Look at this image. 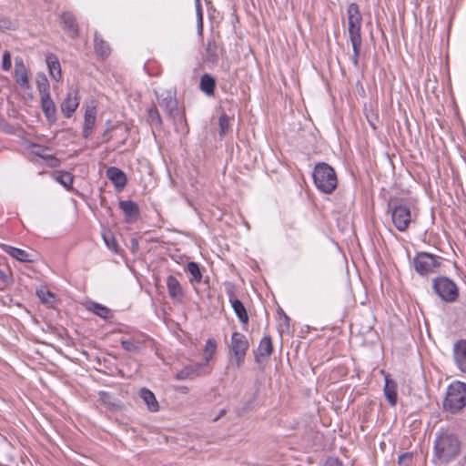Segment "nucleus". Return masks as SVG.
Listing matches in <instances>:
<instances>
[{"instance_id":"1","label":"nucleus","mask_w":466,"mask_h":466,"mask_svg":"<svg viewBox=\"0 0 466 466\" xmlns=\"http://www.w3.org/2000/svg\"><path fill=\"white\" fill-rule=\"evenodd\" d=\"M461 451V441L458 435L447 431L436 435L433 444L432 461L436 464L447 465L454 461Z\"/></svg>"},{"instance_id":"2","label":"nucleus","mask_w":466,"mask_h":466,"mask_svg":"<svg viewBox=\"0 0 466 466\" xmlns=\"http://www.w3.org/2000/svg\"><path fill=\"white\" fill-rule=\"evenodd\" d=\"M387 213L390 215L395 228L400 232L408 230L415 220L411 212L410 202L407 198L391 197L388 200Z\"/></svg>"},{"instance_id":"3","label":"nucleus","mask_w":466,"mask_h":466,"mask_svg":"<svg viewBox=\"0 0 466 466\" xmlns=\"http://www.w3.org/2000/svg\"><path fill=\"white\" fill-rule=\"evenodd\" d=\"M348 15V32L350 41L352 46L353 54L351 61L357 67L359 66V58L361 53L362 37H361V25L362 15L360 14L359 5L356 3H351L347 9Z\"/></svg>"},{"instance_id":"4","label":"nucleus","mask_w":466,"mask_h":466,"mask_svg":"<svg viewBox=\"0 0 466 466\" xmlns=\"http://www.w3.org/2000/svg\"><path fill=\"white\" fill-rule=\"evenodd\" d=\"M312 177L316 187L322 193L330 194L337 188V174L334 168L325 162L315 165Z\"/></svg>"},{"instance_id":"5","label":"nucleus","mask_w":466,"mask_h":466,"mask_svg":"<svg viewBox=\"0 0 466 466\" xmlns=\"http://www.w3.org/2000/svg\"><path fill=\"white\" fill-rule=\"evenodd\" d=\"M444 410L456 414L466 406V384L453 381L448 387L443 400Z\"/></svg>"},{"instance_id":"6","label":"nucleus","mask_w":466,"mask_h":466,"mask_svg":"<svg viewBox=\"0 0 466 466\" xmlns=\"http://www.w3.org/2000/svg\"><path fill=\"white\" fill-rule=\"evenodd\" d=\"M432 289L446 303L455 302L460 296L457 284L446 276H438L432 279Z\"/></svg>"},{"instance_id":"7","label":"nucleus","mask_w":466,"mask_h":466,"mask_svg":"<svg viewBox=\"0 0 466 466\" xmlns=\"http://www.w3.org/2000/svg\"><path fill=\"white\" fill-rule=\"evenodd\" d=\"M443 258L429 252H418L413 258L412 264L415 271L420 276H427L438 271Z\"/></svg>"},{"instance_id":"8","label":"nucleus","mask_w":466,"mask_h":466,"mask_svg":"<svg viewBox=\"0 0 466 466\" xmlns=\"http://www.w3.org/2000/svg\"><path fill=\"white\" fill-rule=\"evenodd\" d=\"M157 97L158 105L169 118L185 121V115L178 108L175 91L167 90L160 95L157 94Z\"/></svg>"},{"instance_id":"9","label":"nucleus","mask_w":466,"mask_h":466,"mask_svg":"<svg viewBox=\"0 0 466 466\" xmlns=\"http://www.w3.org/2000/svg\"><path fill=\"white\" fill-rule=\"evenodd\" d=\"M248 348L249 342L247 337L238 331H234L231 335L229 352L233 355L238 368L243 365Z\"/></svg>"},{"instance_id":"10","label":"nucleus","mask_w":466,"mask_h":466,"mask_svg":"<svg viewBox=\"0 0 466 466\" xmlns=\"http://www.w3.org/2000/svg\"><path fill=\"white\" fill-rule=\"evenodd\" d=\"M226 293L236 316L243 325V329H247L248 315L244 304L236 297L235 287L233 285H228L226 289Z\"/></svg>"},{"instance_id":"11","label":"nucleus","mask_w":466,"mask_h":466,"mask_svg":"<svg viewBox=\"0 0 466 466\" xmlns=\"http://www.w3.org/2000/svg\"><path fill=\"white\" fill-rule=\"evenodd\" d=\"M61 24L67 35L76 39L79 35L78 24L75 15L71 12H63L60 15Z\"/></svg>"},{"instance_id":"12","label":"nucleus","mask_w":466,"mask_h":466,"mask_svg":"<svg viewBox=\"0 0 466 466\" xmlns=\"http://www.w3.org/2000/svg\"><path fill=\"white\" fill-rule=\"evenodd\" d=\"M78 92L76 89L70 90L66 97L61 103V111L65 117L69 118L79 106Z\"/></svg>"},{"instance_id":"13","label":"nucleus","mask_w":466,"mask_h":466,"mask_svg":"<svg viewBox=\"0 0 466 466\" xmlns=\"http://www.w3.org/2000/svg\"><path fill=\"white\" fill-rule=\"evenodd\" d=\"M118 207L123 211L127 223L137 221L139 218V207L133 200H120Z\"/></svg>"},{"instance_id":"14","label":"nucleus","mask_w":466,"mask_h":466,"mask_svg":"<svg viewBox=\"0 0 466 466\" xmlns=\"http://www.w3.org/2000/svg\"><path fill=\"white\" fill-rule=\"evenodd\" d=\"M205 368V363L198 362L187 365L177 372L175 378L178 380H185L194 379L202 375V370Z\"/></svg>"},{"instance_id":"15","label":"nucleus","mask_w":466,"mask_h":466,"mask_svg":"<svg viewBox=\"0 0 466 466\" xmlns=\"http://www.w3.org/2000/svg\"><path fill=\"white\" fill-rule=\"evenodd\" d=\"M453 356L458 368L466 373V339H459L455 342Z\"/></svg>"},{"instance_id":"16","label":"nucleus","mask_w":466,"mask_h":466,"mask_svg":"<svg viewBox=\"0 0 466 466\" xmlns=\"http://www.w3.org/2000/svg\"><path fill=\"white\" fill-rule=\"evenodd\" d=\"M96 119V108L95 106H88L86 109L84 116V123H83V137L87 139L93 133V128L95 127Z\"/></svg>"},{"instance_id":"17","label":"nucleus","mask_w":466,"mask_h":466,"mask_svg":"<svg viewBox=\"0 0 466 466\" xmlns=\"http://www.w3.org/2000/svg\"><path fill=\"white\" fill-rule=\"evenodd\" d=\"M15 78L21 87H29L28 73L22 58H15Z\"/></svg>"},{"instance_id":"18","label":"nucleus","mask_w":466,"mask_h":466,"mask_svg":"<svg viewBox=\"0 0 466 466\" xmlns=\"http://www.w3.org/2000/svg\"><path fill=\"white\" fill-rule=\"evenodd\" d=\"M106 177L119 189L124 188L127 183V175L116 167H108L106 169Z\"/></svg>"},{"instance_id":"19","label":"nucleus","mask_w":466,"mask_h":466,"mask_svg":"<svg viewBox=\"0 0 466 466\" xmlns=\"http://www.w3.org/2000/svg\"><path fill=\"white\" fill-rule=\"evenodd\" d=\"M384 395L390 406L394 407L397 404V384L389 374L385 375Z\"/></svg>"},{"instance_id":"20","label":"nucleus","mask_w":466,"mask_h":466,"mask_svg":"<svg viewBox=\"0 0 466 466\" xmlns=\"http://www.w3.org/2000/svg\"><path fill=\"white\" fill-rule=\"evenodd\" d=\"M273 352V343L270 335H265L259 341L257 352L255 353V361L259 362L260 357H269Z\"/></svg>"},{"instance_id":"21","label":"nucleus","mask_w":466,"mask_h":466,"mask_svg":"<svg viewBox=\"0 0 466 466\" xmlns=\"http://www.w3.org/2000/svg\"><path fill=\"white\" fill-rule=\"evenodd\" d=\"M138 396L147 405V410L151 412H157L159 410V404L156 399L155 394L147 388H141L138 390Z\"/></svg>"},{"instance_id":"22","label":"nucleus","mask_w":466,"mask_h":466,"mask_svg":"<svg viewBox=\"0 0 466 466\" xmlns=\"http://www.w3.org/2000/svg\"><path fill=\"white\" fill-rule=\"evenodd\" d=\"M41 108L46 119L53 123L56 120V107L51 96H41Z\"/></svg>"},{"instance_id":"23","label":"nucleus","mask_w":466,"mask_h":466,"mask_svg":"<svg viewBox=\"0 0 466 466\" xmlns=\"http://www.w3.org/2000/svg\"><path fill=\"white\" fill-rule=\"evenodd\" d=\"M46 61L51 77L56 81H60L62 78V70L57 56L55 54H48Z\"/></svg>"},{"instance_id":"24","label":"nucleus","mask_w":466,"mask_h":466,"mask_svg":"<svg viewBox=\"0 0 466 466\" xmlns=\"http://www.w3.org/2000/svg\"><path fill=\"white\" fill-rule=\"evenodd\" d=\"M167 288L171 299H181L183 298L184 292L182 286L175 276L169 275L167 278Z\"/></svg>"},{"instance_id":"25","label":"nucleus","mask_w":466,"mask_h":466,"mask_svg":"<svg viewBox=\"0 0 466 466\" xmlns=\"http://www.w3.org/2000/svg\"><path fill=\"white\" fill-rule=\"evenodd\" d=\"M94 48L96 56L101 59H106L111 53V48L107 42H106L97 32L94 35Z\"/></svg>"},{"instance_id":"26","label":"nucleus","mask_w":466,"mask_h":466,"mask_svg":"<svg viewBox=\"0 0 466 466\" xmlns=\"http://www.w3.org/2000/svg\"><path fill=\"white\" fill-rule=\"evenodd\" d=\"M219 46L214 37L208 39L206 45V61L215 65L218 61Z\"/></svg>"},{"instance_id":"27","label":"nucleus","mask_w":466,"mask_h":466,"mask_svg":"<svg viewBox=\"0 0 466 466\" xmlns=\"http://www.w3.org/2000/svg\"><path fill=\"white\" fill-rule=\"evenodd\" d=\"M199 89L207 96H213L216 89V79L208 73L203 74L199 81Z\"/></svg>"},{"instance_id":"28","label":"nucleus","mask_w":466,"mask_h":466,"mask_svg":"<svg viewBox=\"0 0 466 466\" xmlns=\"http://www.w3.org/2000/svg\"><path fill=\"white\" fill-rule=\"evenodd\" d=\"M4 250L12 258L17 259L20 262H33L34 259L31 258V255L28 254L25 250L17 248L12 246L5 245Z\"/></svg>"},{"instance_id":"29","label":"nucleus","mask_w":466,"mask_h":466,"mask_svg":"<svg viewBox=\"0 0 466 466\" xmlns=\"http://www.w3.org/2000/svg\"><path fill=\"white\" fill-rule=\"evenodd\" d=\"M53 178L64 186L66 189L70 190L73 187L74 176L65 170H56L52 173Z\"/></svg>"},{"instance_id":"30","label":"nucleus","mask_w":466,"mask_h":466,"mask_svg":"<svg viewBox=\"0 0 466 466\" xmlns=\"http://www.w3.org/2000/svg\"><path fill=\"white\" fill-rule=\"evenodd\" d=\"M86 309L104 319H107L112 317L110 309L95 301H89L86 305Z\"/></svg>"},{"instance_id":"31","label":"nucleus","mask_w":466,"mask_h":466,"mask_svg":"<svg viewBox=\"0 0 466 466\" xmlns=\"http://www.w3.org/2000/svg\"><path fill=\"white\" fill-rule=\"evenodd\" d=\"M36 88L39 92L40 97L50 95V85L46 76L44 73L36 75Z\"/></svg>"},{"instance_id":"32","label":"nucleus","mask_w":466,"mask_h":466,"mask_svg":"<svg viewBox=\"0 0 466 466\" xmlns=\"http://www.w3.org/2000/svg\"><path fill=\"white\" fill-rule=\"evenodd\" d=\"M102 238L105 241L106 246L114 253L117 254L119 251V247L113 232H111L110 230L104 231L102 233Z\"/></svg>"},{"instance_id":"33","label":"nucleus","mask_w":466,"mask_h":466,"mask_svg":"<svg viewBox=\"0 0 466 466\" xmlns=\"http://www.w3.org/2000/svg\"><path fill=\"white\" fill-rule=\"evenodd\" d=\"M217 350V341L214 339H208L206 341L205 349H204V362L205 366L208 363V361L213 358Z\"/></svg>"},{"instance_id":"34","label":"nucleus","mask_w":466,"mask_h":466,"mask_svg":"<svg viewBox=\"0 0 466 466\" xmlns=\"http://www.w3.org/2000/svg\"><path fill=\"white\" fill-rule=\"evenodd\" d=\"M148 121L156 127L161 128L163 127L162 117L156 106H151L147 110Z\"/></svg>"},{"instance_id":"35","label":"nucleus","mask_w":466,"mask_h":466,"mask_svg":"<svg viewBox=\"0 0 466 466\" xmlns=\"http://www.w3.org/2000/svg\"><path fill=\"white\" fill-rule=\"evenodd\" d=\"M36 294L39 299L45 304L52 305L56 300L55 295L46 288H41L36 291Z\"/></svg>"},{"instance_id":"36","label":"nucleus","mask_w":466,"mask_h":466,"mask_svg":"<svg viewBox=\"0 0 466 466\" xmlns=\"http://www.w3.org/2000/svg\"><path fill=\"white\" fill-rule=\"evenodd\" d=\"M187 270L191 274L192 280L195 282H201L202 280V274L200 272L199 266L195 261H190L187 265Z\"/></svg>"},{"instance_id":"37","label":"nucleus","mask_w":466,"mask_h":466,"mask_svg":"<svg viewBox=\"0 0 466 466\" xmlns=\"http://www.w3.org/2000/svg\"><path fill=\"white\" fill-rule=\"evenodd\" d=\"M218 125H219V135H220V137H223L228 133V131L229 129L230 117L228 116H227L226 114H222L219 116Z\"/></svg>"},{"instance_id":"38","label":"nucleus","mask_w":466,"mask_h":466,"mask_svg":"<svg viewBox=\"0 0 466 466\" xmlns=\"http://www.w3.org/2000/svg\"><path fill=\"white\" fill-rule=\"evenodd\" d=\"M121 347L127 352H138L140 348L136 345L135 339H122L120 341Z\"/></svg>"},{"instance_id":"39","label":"nucleus","mask_w":466,"mask_h":466,"mask_svg":"<svg viewBox=\"0 0 466 466\" xmlns=\"http://www.w3.org/2000/svg\"><path fill=\"white\" fill-rule=\"evenodd\" d=\"M412 460L411 452H404L400 454L398 458L399 466H409Z\"/></svg>"},{"instance_id":"40","label":"nucleus","mask_w":466,"mask_h":466,"mask_svg":"<svg viewBox=\"0 0 466 466\" xmlns=\"http://www.w3.org/2000/svg\"><path fill=\"white\" fill-rule=\"evenodd\" d=\"M44 159L46 161V165L52 168L57 167L61 164L60 159L53 155H46V157H44Z\"/></svg>"},{"instance_id":"41","label":"nucleus","mask_w":466,"mask_h":466,"mask_svg":"<svg viewBox=\"0 0 466 466\" xmlns=\"http://www.w3.org/2000/svg\"><path fill=\"white\" fill-rule=\"evenodd\" d=\"M12 66V63H11V54L9 51H5L3 53V56H2V68L5 70V71H8Z\"/></svg>"},{"instance_id":"42","label":"nucleus","mask_w":466,"mask_h":466,"mask_svg":"<svg viewBox=\"0 0 466 466\" xmlns=\"http://www.w3.org/2000/svg\"><path fill=\"white\" fill-rule=\"evenodd\" d=\"M12 22L4 15H0V29H10Z\"/></svg>"},{"instance_id":"43","label":"nucleus","mask_w":466,"mask_h":466,"mask_svg":"<svg viewBox=\"0 0 466 466\" xmlns=\"http://www.w3.org/2000/svg\"><path fill=\"white\" fill-rule=\"evenodd\" d=\"M195 5H196L198 22H199L200 25L202 26L203 13H202V5H201L200 0H195Z\"/></svg>"},{"instance_id":"44","label":"nucleus","mask_w":466,"mask_h":466,"mask_svg":"<svg viewBox=\"0 0 466 466\" xmlns=\"http://www.w3.org/2000/svg\"><path fill=\"white\" fill-rule=\"evenodd\" d=\"M33 147L36 148V150L33 151V153L35 156L40 157L43 159H44V157H46V155H45L44 152L48 149L47 147H42V146H39V145H33Z\"/></svg>"},{"instance_id":"45","label":"nucleus","mask_w":466,"mask_h":466,"mask_svg":"<svg viewBox=\"0 0 466 466\" xmlns=\"http://www.w3.org/2000/svg\"><path fill=\"white\" fill-rule=\"evenodd\" d=\"M132 339H135L136 345L139 346V344L144 343L150 339L149 336L140 333L139 335L133 337Z\"/></svg>"},{"instance_id":"46","label":"nucleus","mask_w":466,"mask_h":466,"mask_svg":"<svg viewBox=\"0 0 466 466\" xmlns=\"http://www.w3.org/2000/svg\"><path fill=\"white\" fill-rule=\"evenodd\" d=\"M323 466H342L340 461L337 458L329 457L326 460Z\"/></svg>"},{"instance_id":"47","label":"nucleus","mask_w":466,"mask_h":466,"mask_svg":"<svg viewBox=\"0 0 466 466\" xmlns=\"http://www.w3.org/2000/svg\"><path fill=\"white\" fill-rule=\"evenodd\" d=\"M0 279L5 283H7L9 281L8 275L2 269H0Z\"/></svg>"},{"instance_id":"48","label":"nucleus","mask_w":466,"mask_h":466,"mask_svg":"<svg viewBox=\"0 0 466 466\" xmlns=\"http://www.w3.org/2000/svg\"><path fill=\"white\" fill-rule=\"evenodd\" d=\"M177 391L183 394H187L189 391V389L187 386H179L177 387Z\"/></svg>"},{"instance_id":"49","label":"nucleus","mask_w":466,"mask_h":466,"mask_svg":"<svg viewBox=\"0 0 466 466\" xmlns=\"http://www.w3.org/2000/svg\"><path fill=\"white\" fill-rule=\"evenodd\" d=\"M459 466H466V453L463 455L461 460L458 462Z\"/></svg>"},{"instance_id":"50","label":"nucleus","mask_w":466,"mask_h":466,"mask_svg":"<svg viewBox=\"0 0 466 466\" xmlns=\"http://www.w3.org/2000/svg\"><path fill=\"white\" fill-rule=\"evenodd\" d=\"M226 413L225 410H222L219 414L213 420L214 421H217L221 416H223Z\"/></svg>"},{"instance_id":"51","label":"nucleus","mask_w":466,"mask_h":466,"mask_svg":"<svg viewBox=\"0 0 466 466\" xmlns=\"http://www.w3.org/2000/svg\"><path fill=\"white\" fill-rule=\"evenodd\" d=\"M369 123H370V126L372 127L373 130L377 129V127H376V124L374 123V121L369 119Z\"/></svg>"},{"instance_id":"52","label":"nucleus","mask_w":466,"mask_h":466,"mask_svg":"<svg viewBox=\"0 0 466 466\" xmlns=\"http://www.w3.org/2000/svg\"><path fill=\"white\" fill-rule=\"evenodd\" d=\"M282 314H283V316H284L285 319H286V320H288V319H289V317H288V316H287L283 311H282Z\"/></svg>"}]
</instances>
